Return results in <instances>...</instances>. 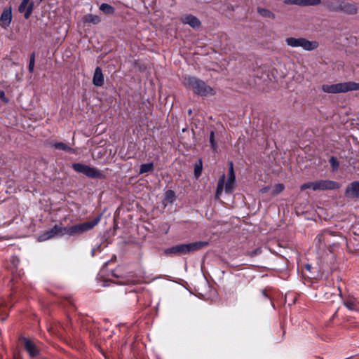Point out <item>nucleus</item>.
Returning a JSON list of instances; mask_svg holds the SVG:
<instances>
[{
    "mask_svg": "<svg viewBox=\"0 0 359 359\" xmlns=\"http://www.w3.org/2000/svg\"><path fill=\"white\" fill-rule=\"evenodd\" d=\"M184 84L198 96H208L215 94V90L207 85L203 80L194 76L186 77Z\"/></svg>",
    "mask_w": 359,
    "mask_h": 359,
    "instance_id": "1",
    "label": "nucleus"
},
{
    "mask_svg": "<svg viewBox=\"0 0 359 359\" xmlns=\"http://www.w3.org/2000/svg\"><path fill=\"white\" fill-rule=\"evenodd\" d=\"M285 44L290 48H302L306 51H313L319 47L318 41H310L305 37L289 36L285 39Z\"/></svg>",
    "mask_w": 359,
    "mask_h": 359,
    "instance_id": "2",
    "label": "nucleus"
},
{
    "mask_svg": "<svg viewBox=\"0 0 359 359\" xmlns=\"http://www.w3.org/2000/svg\"><path fill=\"white\" fill-rule=\"evenodd\" d=\"M208 242L197 241L187 244H180L172 246L165 250L166 254L185 255L195 251H198L207 246Z\"/></svg>",
    "mask_w": 359,
    "mask_h": 359,
    "instance_id": "3",
    "label": "nucleus"
},
{
    "mask_svg": "<svg viewBox=\"0 0 359 359\" xmlns=\"http://www.w3.org/2000/svg\"><path fill=\"white\" fill-rule=\"evenodd\" d=\"M321 89L326 93H341L348 91L359 90V83L348 81L335 84H323Z\"/></svg>",
    "mask_w": 359,
    "mask_h": 359,
    "instance_id": "4",
    "label": "nucleus"
},
{
    "mask_svg": "<svg viewBox=\"0 0 359 359\" xmlns=\"http://www.w3.org/2000/svg\"><path fill=\"white\" fill-rule=\"evenodd\" d=\"M101 215L95 218L92 221L86 222L76 225L64 227L65 235L70 236H79L93 229L100 221Z\"/></svg>",
    "mask_w": 359,
    "mask_h": 359,
    "instance_id": "5",
    "label": "nucleus"
},
{
    "mask_svg": "<svg viewBox=\"0 0 359 359\" xmlns=\"http://www.w3.org/2000/svg\"><path fill=\"white\" fill-rule=\"evenodd\" d=\"M72 168L76 172L82 173L88 177L94 179L104 178V175L102 172L95 168L82 163H73Z\"/></svg>",
    "mask_w": 359,
    "mask_h": 359,
    "instance_id": "6",
    "label": "nucleus"
},
{
    "mask_svg": "<svg viewBox=\"0 0 359 359\" xmlns=\"http://www.w3.org/2000/svg\"><path fill=\"white\" fill-rule=\"evenodd\" d=\"M341 187V184L330 180L315 181V191L334 190Z\"/></svg>",
    "mask_w": 359,
    "mask_h": 359,
    "instance_id": "7",
    "label": "nucleus"
},
{
    "mask_svg": "<svg viewBox=\"0 0 359 359\" xmlns=\"http://www.w3.org/2000/svg\"><path fill=\"white\" fill-rule=\"evenodd\" d=\"M64 231V227H62L60 225H55L50 230L45 231L42 234L39 236V240L40 241H44L48 239H50L57 235L63 236L65 235Z\"/></svg>",
    "mask_w": 359,
    "mask_h": 359,
    "instance_id": "8",
    "label": "nucleus"
},
{
    "mask_svg": "<svg viewBox=\"0 0 359 359\" xmlns=\"http://www.w3.org/2000/svg\"><path fill=\"white\" fill-rule=\"evenodd\" d=\"M358 11V6L356 3H350L345 0H341L340 3L339 12L348 15H356Z\"/></svg>",
    "mask_w": 359,
    "mask_h": 359,
    "instance_id": "9",
    "label": "nucleus"
},
{
    "mask_svg": "<svg viewBox=\"0 0 359 359\" xmlns=\"http://www.w3.org/2000/svg\"><path fill=\"white\" fill-rule=\"evenodd\" d=\"M236 177L234 174L233 163H230L228 180L225 184V192L231 194L234 189Z\"/></svg>",
    "mask_w": 359,
    "mask_h": 359,
    "instance_id": "10",
    "label": "nucleus"
},
{
    "mask_svg": "<svg viewBox=\"0 0 359 359\" xmlns=\"http://www.w3.org/2000/svg\"><path fill=\"white\" fill-rule=\"evenodd\" d=\"M22 342L25 350L32 358L38 355L39 353V349L33 341L27 338H23Z\"/></svg>",
    "mask_w": 359,
    "mask_h": 359,
    "instance_id": "11",
    "label": "nucleus"
},
{
    "mask_svg": "<svg viewBox=\"0 0 359 359\" xmlns=\"http://www.w3.org/2000/svg\"><path fill=\"white\" fill-rule=\"evenodd\" d=\"M284 4L299 6H318L321 4V0H284Z\"/></svg>",
    "mask_w": 359,
    "mask_h": 359,
    "instance_id": "12",
    "label": "nucleus"
},
{
    "mask_svg": "<svg viewBox=\"0 0 359 359\" xmlns=\"http://www.w3.org/2000/svg\"><path fill=\"white\" fill-rule=\"evenodd\" d=\"M345 196L348 198L359 197V180L351 182L346 189Z\"/></svg>",
    "mask_w": 359,
    "mask_h": 359,
    "instance_id": "13",
    "label": "nucleus"
},
{
    "mask_svg": "<svg viewBox=\"0 0 359 359\" xmlns=\"http://www.w3.org/2000/svg\"><path fill=\"white\" fill-rule=\"evenodd\" d=\"M12 20V13L11 8H5L0 17V25L4 27H8Z\"/></svg>",
    "mask_w": 359,
    "mask_h": 359,
    "instance_id": "14",
    "label": "nucleus"
},
{
    "mask_svg": "<svg viewBox=\"0 0 359 359\" xmlns=\"http://www.w3.org/2000/svg\"><path fill=\"white\" fill-rule=\"evenodd\" d=\"M344 305L351 311L359 312V302L353 297L348 296L343 300Z\"/></svg>",
    "mask_w": 359,
    "mask_h": 359,
    "instance_id": "15",
    "label": "nucleus"
},
{
    "mask_svg": "<svg viewBox=\"0 0 359 359\" xmlns=\"http://www.w3.org/2000/svg\"><path fill=\"white\" fill-rule=\"evenodd\" d=\"M30 0H22L19 6V11L25 13L24 16L25 19H28L33 10V4H29Z\"/></svg>",
    "mask_w": 359,
    "mask_h": 359,
    "instance_id": "16",
    "label": "nucleus"
},
{
    "mask_svg": "<svg viewBox=\"0 0 359 359\" xmlns=\"http://www.w3.org/2000/svg\"><path fill=\"white\" fill-rule=\"evenodd\" d=\"M181 20L184 24H187L194 29H198L201 27L200 20L192 15H187L183 16Z\"/></svg>",
    "mask_w": 359,
    "mask_h": 359,
    "instance_id": "17",
    "label": "nucleus"
},
{
    "mask_svg": "<svg viewBox=\"0 0 359 359\" xmlns=\"http://www.w3.org/2000/svg\"><path fill=\"white\" fill-rule=\"evenodd\" d=\"M93 83L95 86H102L104 84V75L102 74V69L100 67H97L95 69Z\"/></svg>",
    "mask_w": 359,
    "mask_h": 359,
    "instance_id": "18",
    "label": "nucleus"
},
{
    "mask_svg": "<svg viewBox=\"0 0 359 359\" xmlns=\"http://www.w3.org/2000/svg\"><path fill=\"white\" fill-rule=\"evenodd\" d=\"M334 236H335V234L332 231L330 230H325L321 234L318 235L316 238V241L319 244L321 243H324L325 244L329 243L330 238Z\"/></svg>",
    "mask_w": 359,
    "mask_h": 359,
    "instance_id": "19",
    "label": "nucleus"
},
{
    "mask_svg": "<svg viewBox=\"0 0 359 359\" xmlns=\"http://www.w3.org/2000/svg\"><path fill=\"white\" fill-rule=\"evenodd\" d=\"M341 0H330L324 2V6L331 12H339Z\"/></svg>",
    "mask_w": 359,
    "mask_h": 359,
    "instance_id": "20",
    "label": "nucleus"
},
{
    "mask_svg": "<svg viewBox=\"0 0 359 359\" xmlns=\"http://www.w3.org/2000/svg\"><path fill=\"white\" fill-rule=\"evenodd\" d=\"M258 13L263 18L274 20L276 18L275 14L269 9L264 8H258Z\"/></svg>",
    "mask_w": 359,
    "mask_h": 359,
    "instance_id": "21",
    "label": "nucleus"
},
{
    "mask_svg": "<svg viewBox=\"0 0 359 359\" xmlns=\"http://www.w3.org/2000/svg\"><path fill=\"white\" fill-rule=\"evenodd\" d=\"M53 146L55 149H57L65 151H67V152H70V153H73V154H76L75 150L74 149H72V147L67 145L65 143H63V142H55V143H54L53 144Z\"/></svg>",
    "mask_w": 359,
    "mask_h": 359,
    "instance_id": "22",
    "label": "nucleus"
},
{
    "mask_svg": "<svg viewBox=\"0 0 359 359\" xmlns=\"http://www.w3.org/2000/svg\"><path fill=\"white\" fill-rule=\"evenodd\" d=\"M224 181H225V175H222L221 176V177L219 179V181L217 183V187L216 194H215L216 199L219 198V197L223 191Z\"/></svg>",
    "mask_w": 359,
    "mask_h": 359,
    "instance_id": "23",
    "label": "nucleus"
},
{
    "mask_svg": "<svg viewBox=\"0 0 359 359\" xmlns=\"http://www.w3.org/2000/svg\"><path fill=\"white\" fill-rule=\"evenodd\" d=\"M84 22L88 23L97 24L100 22V18L97 15L88 14L84 16Z\"/></svg>",
    "mask_w": 359,
    "mask_h": 359,
    "instance_id": "24",
    "label": "nucleus"
},
{
    "mask_svg": "<svg viewBox=\"0 0 359 359\" xmlns=\"http://www.w3.org/2000/svg\"><path fill=\"white\" fill-rule=\"evenodd\" d=\"M153 169H154V163H153L142 164L140 166V174L149 172L151 171Z\"/></svg>",
    "mask_w": 359,
    "mask_h": 359,
    "instance_id": "25",
    "label": "nucleus"
},
{
    "mask_svg": "<svg viewBox=\"0 0 359 359\" xmlns=\"http://www.w3.org/2000/svg\"><path fill=\"white\" fill-rule=\"evenodd\" d=\"M100 9L106 14H112L114 12V7L105 3L100 5Z\"/></svg>",
    "mask_w": 359,
    "mask_h": 359,
    "instance_id": "26",
    "label": "nucleus"
},
{
    "mask_svg": "<svg viewBox=\"0 0 359 359\" xmlns=\"http://www.w3.org/2000/svg\"><path fill=\"white\" fill-rule=\"evenodd\" d=\"M34 64H35V53H32L30 55L29 63V66H28V69L30 73H32L34 71Z\"/></svg>",
    "mask_w": 359,
    "mask_h": 359,
    "instance_id": "27",
    "label": "nucleus"
},
{
    "mask_svg": "<svg viewBox=\"0 0 359 359\" xmlns=\"http://www.w3.org/2000/svg\"><path fill=\"white\" fill-rule=\"evenodd\" d=\"M307 189H311L313 191H315V182H306L301 185L300 189L302 191L306 190Z\"/></svg>",
    "mask_w": 359,
    "mask_h": 359,
    "instance_id": "28",
    "label": "nucleus"
},
{
    "mask_svg": "<svg viewBox=\"0 0 359 359\" xmlns=\"http://www.w3.org/2000/svg\"><path fill=\"white\" fill-rule=\"evenodd\" d=\"M210 143L211 147L212 148L213 151H216L217 149V143L215 140V133L213 131H211L210 134Z\"/></svg>",
    "mask_w": 359,
    "mask_h": 359,
    "instance_id": "29",
    "label": "nucleus"
},
{
    "mask_svg": "<svg viewBox=\"0 0 359 359\" xmlns=\"http://www.w3.org/2000/svg\"><path fill=\"white\" fill-rule=\"evenodd\" d=\"M175 198V192L172 190H168L165 193V199L170 203H172Z\"/></svg>",
    "mask_w": 359,
    "mask_h": 359,
    "instance_id": "30",
    "label": "nucleus"
},
{
    "mask_svg": "<svg viewBox=\"0 0 359 359\" xmlns=\"http://www.w3.org/2000/svg\"><path fill=\"white\" fill-rule=\"evenodd\" d=\"M285 189V186L283 184H277L275 186L274 190L273 191V195L276 196L281 193Z\"/></svg>",
    "mask_w": 359,
    "mask_h": 359,
    "instance_id": "31",
    "label": "nucleus"
},
{
    "mask_svg": "<svg viewBox=\"0 0 359 359\" xmlns=\"http://www.w3.org/2000/svg\"><path fill=\"white\" fill-rule=\"evenodd\" d=\"M330 163L333 170H337L338 169L339 163L334 156H332L330 158Z\"/></svg>",
    "mask_w": 359,
    "mask_h": 359,
    "instance_id": "32",
    "label": "nucleus"
},
{
    "mask_svg": "<svg viewBox=\"0 0 359 359\" xmlns=\"http://www.w3.org/2000/svg\"><path fill=\"white\" fill-rule=\"evenodd\" d=\"M8 316L6 309L0 306V320H4Z\"/></svg>",
    "mask_w": 359,
    "mask_h": 359,
    "instance_id": "33",
    "label": "nucleus"
},
{
    "mask_svg": "<svg viewBox=\"0 0 359 359\" xmlns=\"http://www.w3.org/2000/svg\"><path fill=\"white\" fill-rule=\"evenodd\" d=\"M201 171H202V165H201V163H200L199 165H195V168H194V172H195V175L198 177L201 175Z\"/></svg>",
    "mask_w": 359,
    "mask_h": 359,
    "instance_id": "34",
    "label": "nucleus"
},
{
    "mask_svg": "<svg viewBox=\"0 0 359 359\" xmlns=\"http://www.w3.org/2000/svg\"><path fill=\"white\" fill-rule=\"evenodd\" d=\"M12 262L15 266H17L20 262V260L18 258L13 257H12Z\"/></svg>",
    "mask_w": 359,
    "mask_h": 359,
    "instance_id": "35",
    "label": "nucleus"
},
{
    "mask_svg": "<svg viewBox=\"0 0 359 359\" xmlns=\"http://www.w3.org/2000/svg\"><path fill=\"white\" fill-rule=\"evenodd\" d=\"M269 189H270L269 187H265L262 188L260 191L262 193H266L269 190Z\"/></svg>",
    "mask_w": 359,
    "mask_h": 359,
    "instance_id": "36",
    "label": "nucleus"
},
{
    "mask_svg": "<svg viewBox=\"0 0 359 359\" xmlns=\"http://www.w3.org/2000/svg\"><path fill=\"white\" fill-rule=\"evenodd\" d=\"M5 97V93L4 91H0V98L4 99Z\"/></svg>",
    "mask_w": 359,
    "mask_h": 359,
    "instance_id": "37",
    "label": "nucleus"
},
{
    "mask_svg": "<svg viewBox=\"0 0 359 359\" xmlns=\"http://www.w3.org/2000/svg\"><path fill=\"white\" fill-rule=\"evenodd\" d=\"M306 269H307L308 270H310V269H311V266H310L309 264H307V265L306 266Z\"/></svg>",
    "mask_w": 359,
    "mask_h": 359,
    "instance_id": "38",
    "label": "nucleus"
},
{
    "mask_svg": "<svg viewBox=\"0 0 359 359\" xmlns=\"http://www.w3.org/2000/svg\"><path fill=\"white\" fill-rule=\"evenodd\" d=\"M191 112H192V111H191V109H190V110H189V114H191Z\"/></svg>",
    "mask_w": 359,
    "mask_h": 359,
    "instance_id": "39",
    "label": "nucleus"
}]
</instances>
